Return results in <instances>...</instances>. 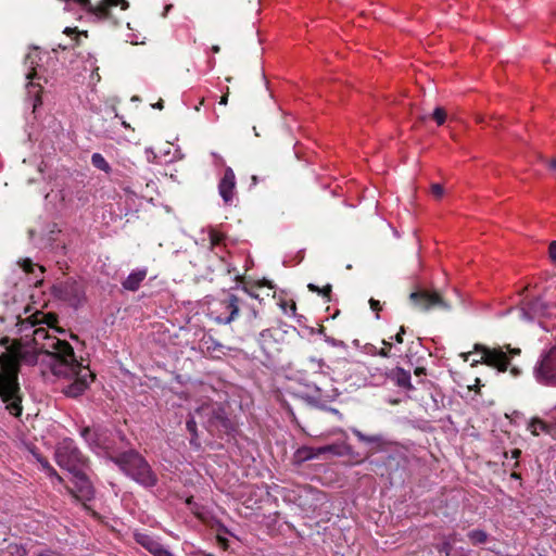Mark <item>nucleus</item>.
<instances>
[{
    "mask_svg": "<svg viewBox=\"0 0 556 556\" xmlns=\"http://www.w3.org/2000/svg\"><path fill=\"white\" fill-rule=\"evenodd\" d=\"M55 323V315L37 311L20 319L17 327L25 340L31 337L33 346L45 352L42 361L48 363L54 376L75 374L79 369V362L75 357L72 345L49 332L48 328H53Z\"/></svg>",
    "mask_w": 556,
    "mask_h": 556,
    "instance_id": "obj_1",
    "label": "nucleus"
},
{
    "mask_svg": "<svg viewBox=\"0 0 556 556\" xmlns=\"http://www.w3.org/2000/svg\"><path fill=\"white\" fill-rule=\"evenodd\" d=\"M56 464L67 470L74 480L75 489L66 486L67 492L78 501L88 502L94 496V489L89 480V459L81 453L75 441L64 438L55 447Z\"/></svg>",
    "mask_w": 556,
    "mask_h": 556,
    "instance_id": "obj_2",
    "label": "nucleus"
},
{
    "mask_svg": "<svg viewBox=\"0 0 556 556\" xmlns=\"http://www.w3.org/2000/svg\"><path fill=\"white\" fill-rule=\"evenodd\" d=\"M0 399L10 415H22L23 393L18 382V368L16 359L10 354L0 355Z\"/></svg>",
    "mask_w": 556,
    "mask_h": 556,
    "instance_id": "obj_3",
    "label": "nucleus"
},
{
    "mask_svg": "<svg viewBox=\"0 0 556 556\" xmlns=\"http://www.w3.org/2000/svg\"><path fill=\"white\" fill-rule=\"evenodd\" d=\"M114 463L135 481L146 488L156 484L157 478L147 460L135 451H126L113 458Z\"/></svg>",
    "mask_w": 556,
    "mask_h": 556,
    "instance_id": "obj_4",
    "label": "nucleus"
},
{
    "mask_svg": "<svg viewBox=\"0 0 556 556\" xmlns=\"http://www.w3.org/2000/svg\"><path fill=\"white\" fill-rule=\"evenodd\" d=\"M197 416L211 432H229L233 425L229 419L225 406L218 402H205L195 410Z\"/></svg>",
    "mask_w": 556,
    "mask_h": 556,
    "instance_id": "obj_5",
    "label": "nucleus"
},
{
    "mask_svg": "<svg viewBox=\"0 0 556 556\" xmlns=\"http://www.w3.org/2000/svg\"><path fill=\"white\" fill-rule=\"evenodd\" d=\"M244 307V298L227 293L223 298L215 299L208 304L210 317L219 325H227L233 321L240 308Z\"/></svg>",
    "mask_w": 556,
    "mask_h": 556,
    "instance_id": "obj_6",
    "label": "nucleus"
},
{
    "mask_svg": "<svg viewBox=\"0 0 556 556\" xmlns=\"http://www.w3.org/2000/svg\"><path fill=\"white\" fill-rule=\"evenodd\" d=\"M410 304L421 312H428L433 308H440L448 311L451 308L440 292L425 287H416L415 290L409 294Z\"/></svg>",
    "mask_w": 556,
    "mask_h": 556,
    "instance_id": "obj_7",
    "label": "nucleus"
},
{
    "mask_svg": "<svg viewBox=\"0 0 556 556\" xmlns=\"http://www.w3.org/2000/svg\"><path fill=\"white\" fill-rule=\"evenodd\" d=\"M473 351L480 353V358L472 359L471 366L485 364L497 368L498 371H506L509 366V356L502 348H489L483 344H475Z\"/></svg>",
    "mask_w": 556,
    "mask_h": 556,
    "instance_id": "obj_8",
    "label": "nucleus"
},
{
    "mask_svg": "<svg viewBox=\"0 0 556 556\" xmlns=\"http://www.w3.org/2000/svg\"><path fill=\"white\" fill-rule=\"evenodd\" d=\"M285 340V332L277 327L264 329L258 334V345L264 354L274 358L280 351Z\"/></svg>",
    "mask_w": 556,
    "mask_h": 556,
    "instance_id": "obj_9",
    "label": "nucleus"
},
{
    "mask_svg": "<svg viewBox=\"0 0 556 556\" xmlns=\"http://www.w3.org/2000/svg\"><path fill=\"white\" fill-rule=\"evenodd\" d=\"M536 379L548 386H556V346L552 348L534 368Z\"/></svg>",
    "mask_w": 556,
    "mask_h": 556,
    "instance_id": "obj_10",
    "label": "nucleus"
},
{
    "mask_svg": "<svg viewBox=\"0 0 556 556\" xmlns=\"http://www.w3.org/2000/svg\"><path fill=\"white\" fill-rule=\"evenodd\" d=\"M53 290L58 298L74 307L80 305L84 298L81 286L71 278L54 285Z\"/></svg>",
    "mask_w": 556,
    "mask_h": 556,
    "instance_id": "obj_11",
    "label": "nucleus"
},
{
    "mask_svg": "<svg viewBox=\"0 0 556 556\" xmlns=\"http://www.w3.org/2000/svg\"><path fill=\"white\" fill-rule=\"evenodd\" d=\"M83 370L84 368L79 363V369H77L75 374L59 376L63 378L73 379V381L64 389V394L66 396L77 397L81 395L88 388L90 381L93 380L94 376L88 369H85V374L81 372Z\"/></svg>",
    "mask_w": 556,
    "mask_h": 556,
    "instance_id": "obj_12",
    "label": "nucleus"
},
{
    "mask_svg": "<svg viewBox=\"0 0 556 556\" xmlns=\"http://www.w3.org/2000/svg\"><path fill=\"white\" fill-rule=\"evenodd\" d=\"M218 192L225 204H232L236 191V176L231 167H226L218 182Z\"/></svg>",
    "mask_w": 556,
    "mask_h": 556,
    "instance_id": "obj_13",
    "label": "nucleus"
},
{
    "mask_svg": "<svg viewBox=\"0 0 556 556\" xmlns=\"http://www.w3.org/2000/svg\"><path fill=\"white\" fill-rule=\"evenodd\" d=\"M135 541L153 556H175L169 549H167L150 534L140 532L135 533Z\"/></svg>",
    "mask_w": 556,
    "mask_h": 556,
    "instance_id": "obj_14",
    "label": "nucleus"
},
{
    "mask_svg": "<svg viewBox=\"0 0 556 556\" xmlns=\"http://www.w3.org/2000/svg\"><path fill=\"white\" fill-rule=\"evenodd\" d=\"M5 354H10L16 359L18 369L21 363L33 366L38 363L40 356L45 357V352H40L38 349H35V346H25L16 352H7Z\"/></svg>",
    "mask_w": 556,
    "mask_h": 556,
    "instance_id": "obj_15",
    "label": "nucleus"
},
{
    "mask_svg": "<svg viewBox=\"0 0 556 556\" xmlns=\"http://www.w3.org/2000/svg\"><path fill=\"white\" fill-rule=\"evenodd\" d=\"M102 432L98 429L90 428V427H84L80 430L81 438L86 441V443L89 445V447L93 451L102 450L104 448V444L102 442Z\"/></svg>",
    "mask_w": 556,
    "mask_h": 556,
    "instance_id": "obj_16",
    "label": "nucleus"
},
{
    "mask_svg": "<svg viewBox=\"0 0 556 556\" xmlns=\"http://www.w3.org/2000/svg\"><path fill=\"white\" fill-rule=\"evenodd\" d=\"M147 275H148L147 268L135 269L122 282V286L124 289H126L128 291H132V292L137 291L140 288L141 282L146 279Z\"/></svg>",
    "mask_w": 556,
    "mask_h": 556,
    "instance_id": "obj_17",
    "label": "nucleus"
},
{
    "mask_svg": "<svg viewBox=\"0 0 556 556\" xmlns=\"http://www.w3.org/2000/svg\"><path fill=\"white\" fill-rule=\"evenodd\" d=\"M210 250L222 260L223 248L225 247V235L215 229L208 231Z\"/></svg>",
    "mask_w": 556,
    "mask_h": 556,
    "instance_id": "obj_18",
    "label": "nucleus"
},
{
    "mask_svg": "<svg viewBox=\"0 0 556 556\" xmlns=\"http://www.w3.org/2000/svg\"><path fill=\"white\" fill-rule=\"evenodd\" d=\"M318 447L302 446L299 447L293 454L294 464L301 465L307 460L317 458L320 452H317Z\"/></svg>",
    "mask_w": 556,
    "mask_h": 556,
    "instance_id": "obj_19",
    "label": "nucleus"
},
{
    "mask_svg": "<svg viewBox=\"0 0 556 556\" xmlns=\"http://www.w3.org/2000/svg\"><path fill=\"white\" fill-rule=\"evenodd\" d=\"M391 379L394 381V383L405 390H413L414 387L410 382V374L407 370H404L403 368H395L391 374Z\"/></svg>",
    "mask_w": 556,
    "mask_h": 556,
    "instance_id": "obj_20",
    "label": "nucleus"
},
{
    "mask_svg": "<svg viewBox=\"0 0 556 556\" xmlns=\"http://www.w3.org/2000/svg\"><path fill=\"white\" fill-rule=\"evenodd\" d=\"M119 5L122 10H127L129 8V3L127 0H100L99 8H102L104 11L103 16H99V21L109 20L111 16V7Z\"/></svg>",
    "mask_w": 556,
    "mask_h": 556,
    "instance_id": "obj_21",
    "label": "nucleus"
},
{
    "mask_svg": "<svg viewBox=\"0 0 556 556\" xmlns=\"http://www.w3.org/2000/svg\"><path fill=\"white\" fill-rule=\"evenodd\" d=\"M321 454L330 453L337 456H345L352 452V447L345 443L340 444H329L325 446L318 447V451Z\"/></svg>",
    "mask_w": 556,
    "mask_h": 556,
    "instance_id": "obj_22",
    "label": "nucleus"
},
{
    "mask_svg": "<svg viewBox=\"0 0 556 556\" xmlns=\"http://www.w3.org/2000/svg\"><path fill=\"white\" fill-rule=\"evenodd\" d=\"M528 430L533 434V435H539L540 432H545V433H549L551 430H552V427L546 424L545 421H543L542 419L538 418V417H534L532 418L529 424H528Z\"/></svg>",
    "mask_w": 556,
    "mask_h": 556,
    "instance_id": "obj_23",
    "label": "nucleus"
},
{
    "mask_svg": "<svg viewBox=\"0 0 556 556\" xmlns=\"http://www.w3.org/2000/svg\"><path fill=\"white\" fill-rule=\"evenodd\" d=\"M468 540L475 546L481 545L488 542L489 534L480 529H473L467 533Z\"/></svg>",
    "mask_w": 556,
    "mask_h": 556,
    "instance_id": "obj_24",
    "label": "nucleus"
},
{
    "mask_svg": "<svg viewBox=\"0 0 556 556\" xmlns=\"http://www.w3.org/2000/svg\"><path fill=\"white\" fill-rule=\"evenodd\" d=\"M352 432L361 442L377 445H381L383 443V438L380 434L367 435L358 429H353Z\"/></svg>",
    "mask_w": 556,
    "mask_h": 556,
    "instance_id": "obj_25",
    "label": "nucleus"
},
{
    "mask_svg": "<svg viewBox=\"0 0 556 556\" xmlns=\"http://www.w3.org/2000/svg\"><path fill=\"white\" fill-rule=\"evenodd\" d=\"M352 432L361 442L377 445H381L383 443V438L380 434L367 435L358 429H353Z\"/></svg>",
    "mask_w": 556,
    "mask_h": 556,
    "instance_id": "obj_26",
    "label": "nucleus"
},
{
    "mask_svg": "<svg viewBox=\"0 0 556 556\" xmlns=\"http://www.w3.org/2000/svg\"><path fill=\"white\" fill-rule=\"evenodd\" d=\"M91 163L92 165L98 168V169H101L105 173H110L111 172V166L110 164L106 162V160L103 157L102 154L100 153H93L92 156H91Z\"/></svg>",
    "mask_w": 556,
    "mask_h": 556,
    "instance_id": "obj_27",
    "label": "nucleus"
},
{
    "mask_svg": "<svg viewBox=\"0 0 556 556\" xmlns=\"http://www.w3.org/2000/svg\"><path fill=\"white\" fill-rule=\"evenodd\" d=\"M307 288L313 292H317L318 294H321L324 298H326L327 302L330 301V296H331V292H332L331 285H326L325 287L319 288L318 286H316L314 283H309L307 286Z\"/></svg>",
    "mask_w": 556,
    "mask_h": 556,
    "instance_id": "obj_28",
    "label": "nucleus"
},
{
    "mask_svg": "<svg viewBox=\"0 0 556 556\" xmlns=\"http://www.w3.org/2000/svg\"><path fill=\"white\" fill-rule=\"evenodd\" d=\"M240 312H242L247 316L249 321L254 320L258 315V309L255 307V305L248 303L245 300L244 307L240 308Z\"/></svg>",
    "mask_w": 556,
    "mask_h": 556,
    "instance_id": "obj_29",
    "label": "nucleus"
},
{
    "mask_svg": "<svg viewBox=\"0 0 556 556\" xmlns=\"http://www.w3.org/2000/svg\"><path fill=\"white\" fill-rule=\"evenodd\" d=\"M43 469L47 471L48 476L51 478H55L60 483L63 482V478L56 472V470L47 462H41Z\"/></svg>",
    "mask_w": 556,
    "mask_h": 556,
    "instance_id": "obj_30",
    "label": "nucleus"
},
{
    "mask_svg": "<svg viewBox=\"0 0 556 556\" xmlns=\"http://www.w3.org/2000/svg\"><path fill=\"white\" fill-rule=\"evenodd\" d=\"M453 543H454V540L451 536L446 538L439 546H438V549L439 552L441 553H445L446 556L450 555L451 551H452V546H453Z\"/></svg>",
    "mask_w": 556,
    "mask_h": 556,
    "instance_id": "obj_31",
    "label": "nucleus"
},
{
    "mask_svg": "<svg viewBox=\"0 0 556 556\" xmlns=\"http://www.w3.org/2000/svg\"><path fill=\"white\" fill-rule=\"evenodd\" d=\"M433 119L439 126L443 125L446 119V112L442 108H437L432 114Z\"/></svg>",
    "mask_w": 556,
    "mask_h": 556,
    "instance_id": "obj_32",
    "label": "nucleus"
},
{
    "mask_svg": "<svg viewBox=\"0 0 556 556\" xmlns=\"http://www.w3.org/2000/svg\"><path fill=\"white\" fill-rule=\"evenodd\" d=\"M225 346L216 341H212L211 345H207V351L211 353H217V357H220L219 354L225 355Z\"/></svg>",
    "mask_w": 556,
    "mask_h": 556,
    "instance_id": "obj_33",
    "label": "nucleus"
},
{
    "mask_svg": "<svg viewBox=\"0 0 556 556\" xmlns=\"http://www.w3.org/2000/svg\"><path fill=\"white\" fill-rule=\"evenodd\" d=\"M382 344H383V348L380 349V351L378 352V355H380L382 357H390L391 356V350H392L391 342L383 340Z\"/></svg>",
    "mask_w": 556,
    "mask_h": 556,
    "instance_id": "obj_34",
    "label": "nucleus"
},
{
    "mask_svg": "<svg viewBox=\"0 0 556 556\" xmlns=\"http://www.w3.org/2000/svg\"><path fill=\"white\" fill-rule=\"evenodd\" d=\"M443 193H444V189H443V186L440 185V184H433L431 186V194L435 198V199H441L443 197Z\"/></svg>",
    "mask_w": 556,
    "mask_h": 556,
    "instance_id": "obj_35",
    "label": "nucleus"
},
{
    "mask_svg": "<svg viewBox=\"0 0 556 556\" xmlns=\"http://www.w3.org/2000/svg\"><path fill=\"white\" fill-rule=\"evenodd\" d=\"M64 33L67 34V35L75 34L76 35L75 39H76L77 42H78V39H79L80 36H85V37L88 36V33L86 30L77 31V28H71V27L65 28Z\"/></svg>",
    "mask_w": 556,
    "mask_h": 556,
    "instance_id": "obj_36",
    "label": "nucleus"
},
{
    "mask_svg": "<svg viewBox=\"0 0 556 556\" xmlns=\"http://www.w3.org/2000/svg\"><path fill=\"white\" fill-rule=\"evenodd\" d=\"M369 305H370V308L377 313V317H379L378 313L382 309V305L380 303V301L378 300H375V299H370L369 300Z\"/></svg>",
    "mask_w": 556,
    "mask_h": 556,
    "instance_id": "obj_37",
    "label": "nucleus"
},
{
    "mask_svg": "<svg viewBox=\"0 0 556 556\" xmlns=\"http://www.w3.org/2000/svg\"><path fill=\"white\" fill-rule=\"evenodd\" d=\"M36 556H63V555L56 551H53L50 548H45V549L40 551L39 553H37Z\"/></svg>",
    "mask_w": 556,
    "mask_h": 556,
    "instance_id": "obj_38",
    "label": "nucleus"
},
{
    "mask_svg": "<svg viewBox=\"0 0 556 556\" xmlns=\"http://www.w3.org/2000/svg\"><path fill=\"white\" fill-rule=\"evenodd\" d=\"M186 426L190 433H192L193 435H197V422L193 418H190L189 420H187Z\"/></svg>",
    "mask_w": 556,
    "mask_h": 556,
    "instance_id": "obj_39",
    "label": "nucleus"
},
{
    "mask_svg": "<svg viewBox=\"0 0 556 556\" xmlns=\"http://www.w3.org/2000/svg\"><path fill=\"white\" fill-rule=\"evenodd\" d=\"M405 332H406L405 327L401 326L399 332L394 337H391V339L395 340L396 343H402L403 336L405 334Z\"/></svg>",
    "mask_w": 556,
    "mask_h": 556,
    "instance_id": "obj_40",
    "label": "nucleus"
},
{
    "mask_svg": "<svg viewBox=\"0 0 556 556\" xmlns=\"http://www.w3.org/2000/svg\"><path fill=\"white\" fill-rule=\"evenodd\" d=\"M521 456V451L519 448H514L510 451V457L516 459V463L514 465L515 468L519 466L518 458Z\"/></svg>",
    "mask_w": 556,
    "mask_h": 556,
    "instance_id": "obj_41",
    "label": "nucleus"
},
{
    "mask_svg": "<svg viewBox=\"0 0 556 556\" xmlns=\"http://www.w3.org/2000/svg\"><path fill=\"white\" fill-rule=\"evenodd\" d=\"M549 257L556 263V241H552L548 248Z\"/></svg>",
    "mask_w": 556,
    "mask_h": 556,
    "instance_id": "obj_42",
    "label": "nucleus"
},
{
    "mask_svg": "<svg viewBox=\"0 0 556 556\" xmlns=\"http://www.w3.org/2000/svg\"><path fill=\"white\" fill-rule=\"evenodd\" d=\"M242 292H243L245 295L250 296L251 299H256V300H258V299H260L258 293H256L253 289H248V288H245V287H244V288L242 289Z\"/></svg>",
    "mask_w": 556,
    "mask_h": 556,
    "instance_id": "obj_43",
    "label": "nucleus"
},
{
    "mask_svg": "<svg viewBox=\"0 0 556 556\" xmlns=\"http://www.w3.org/2000/svg\"><path fill=\"white\" fill-rule=\"evenodd\" d=\"M22 266H23V269L26 273H31L33 271L34 264L31 263L30 260H24Z\"/></svg>",
    "mask_w": 556,
    "mask_h": 556,
    "instance_id": "obj_44",
    "label": "nucleus"
},
{
    "mask_svg": "<svg viewBox=\"0 0 556 556\" xmlns=\"http://www.w3.org/2000/svg\"><path fill=\"white\" fill-rule=\"evenodd\" d=\"M507 350H508V354L510 356H514V355H519L520 354V349H517V348H510L509 345L507 346Z\"/></svg>",
    "mask_w": 556,
    "mask_h": 556,
    "instance_id": "obj_45",
    "label": "nucleus"
},
{
    "mask_svg": "<svg viewBox=\"0 0 556 556\" xmlns=\"http://www.w3.org/2000/svg\"><path fill=\"white\" fill-rule=\"evenodd\" d=\"M415 375L416 376H422V375H426V369L424 367H417L415 369Z\"/></svg>",
    "mask_w": 556,
    "mask_h": 556,
    "instance_id": "obj_46",
    "label": "nucleus"
},
{
    "mask_svg": "<svg viewBox=\"0 0 556 556\" xmlns=\"http://www.w3.org/2000/svg\"><path fill=\"white\" fill-rule=\"evenodd\" d=\"M548 166L551 169L556 170V159L551 160Z\"/></svg>",
    "mask_w": 556,
    "mask_h": 556,
    "instance_id": "obj_47",
    "label": "nucleus"
},
{
    "mask_svg": "<svg viewBox=\"0 0 556 556\" xmlns=\"http://www.w3.org/2000/svg\"><path fill=\"white\" fill-rule=\"evenodd\" d=\"M473 352H467V353H463L462 354V357L464 358L465 362L469 361V357L472 355Z\"/></svg>",
    "mask_w": 556,
    "mask_h": 556,
    "instance_id": "obj_48",
    "label": "nucleus"
},
{
    "mask_svg": "<svg viewBox=\"0 0 556 556\" xmlns=\"http://www.w3.org/2000/svg\"><path fill=\"white\" fill-rule=\"evenodd\" d=\"M228 101V94H225L220 98L219 104L226 105Z\"/></svg>",
    "mask_w": 556,
    "mask_h": 556,
    "instance_id": "obj_49",
    "label": "nucleus"
},
{
    "mask_svg": "<svg viewBox=\"0 0 556 556\" xmlns=\"http://www.w3.org/2000/svg\"><path fill=\"white\" fill-rule=\"evenodd\" d=\"M549 415L551 417L556 420V406H554L551 410H549Z\"/></svg>",
    "mask_w": 556,
    "mask_h": 556,
    "instance_id": "obj_50",
    "label": "nucleus"
},
{
    "mask_svg": "<svg viewBox=\"0 0 556 556\" xmlns=\"http://www.w3.org/2000/svg\"><path fill=\"white\" fill-rule=\"evenodd\" d=\"M212 155L214 156V159H215L217 162H219V163H223V162H224L223 157H222V156H219L217 153H212Z\"/></svg>",
    "mask_w": 556,
    "mask_h": 556,
    "instance_id": "obj_51",
    "label": "nucleus"
},
{
    "mask_svg": "<svg viewBox=\"0 0 556 556\" xmlns=\"http://www.w3.org/2000/svg\"><path fill=\"white\" fill-rule=\"evenodd\" d=\"M510 477H511L513 479H516V480H518V479H520V478H521L520 473H518V472H516V471H513V472H511V475H510Z\"/></svg>",
    "mask_w": 556,
    "mask_h": 556,
    "instance_id": "obj_52",
    "label": "nucleus"
},
{
    "mask_svg": "<svg viewBox=\"0 0 556 556\" xmlns=\"http://www.w3.org/2000/svg\"><path fill=\"white\" fill-rule=\"evenodd\" d=\"M35 76L36 72L34 70L26 75L27 79H33Z\"/></svg>",
    "mask_w": 556,
    "mask_h": 556,
    "instance_id": "obj_53",
    "label": "nucleus"
},
{
    "mask_svg": "<svg viewBox=\"0 0 556 556\" xmlns=\"http://www.w3.org/2000/svg\"><path fill=\"white\" fill-rule=\"evenodd\" d=\"M510 371L515 377L519 375V369L517 367H511Z\"/></svg>",
    "mask_w": 556,
    "mask_h": 556,
    "instance_id": "obj_54",
    "label": "nucleus"
},
{
    "mask_svg": "<svg viewBox=\"0 0 556 556\" xmlns=\"http://www.w3.org/2000/svg\"><path fill=\"white\" fill-rule=\"evenodd\" d=\"M211 50L213 53H218L220 48H219V46H213Z\"/></svg>",
    "mask_w": 556,
    "mask_h": 556,
    "instance_id": "obj_55",
    "label": "nucleus"
},
{
    "mask_svg": "<svg viewBox=\"0 0 556 556\" xmlns=\"http://www.w3.org/2000/svg\"><path fill=\"white\" fill-rule=\"evenodd\" d=\"M218 541H219V543H220L224 547H226V545H227V540H226V539L218 538Z\"/></svg>",
    "mask_w": 556,
    "mask_h": 556,
    "instance_id": "obj_56",
    "label": "nucleus"
},
{
    "mask_svg": "<svg viewBox=\"0 0 556 556\" xmlns=\"http://www.w3.org/2000/svg\"><path fill=\"white\" fill-rule=\"evenodd\" d=\"M257 181H258V177H257L256 175H253V176H252V182H253V185H256V184H257Z\"/></svg>",
    "mask_w": 556,
    "mask_h": 556,
    "instance_id": "obj_57",
    "label": "nucleus"
},
{
    "mask_svg": "<svg viewBox=\"0 0 556 556\" xmlns=\"http://www.w3.org/2000/svg\"><path fill=\"white\" fill-rule=\"evenodd\" d=\"M316 363H317L319 368H321L325 365L323 359H318V361H316Z\"/></svg>",
    "mask_w": 556,
    "mask_h": 556,
    "instance_id": "obj_58",
    "label": "nucleus"
},
{
    "mask_svg": "<svg viewBox=\"0 0 556 556\" xmlns=\"http://www.w3.org/2000/svg\"><path fill=\"white\" fill-rule=\"evenodd\" d=\"M198 555L199 556H213L212 554H208V553H205V552H200Z\"/></svg>",
    "mask_w": 556,
    "mask_h": 556,
    "instance_id": "obj_59",
    "label": "nucleus"
},
{
    "mask_svg": "<svg viewBox=\"0 0 556 556\" xmlns=\"http://www.w3.org/2000/svg\"><path fill=\"white\" fill-rule=\"evenodd\" d=\"M156 108L161 109V108H162V103H161V102H159V103L156 104Z\"/></svg>",
    "mask_w": 556,
    "mask_h": 556,
    "instance_id": "obj_60",
    "label": "nucleus"
}]
</instances>
